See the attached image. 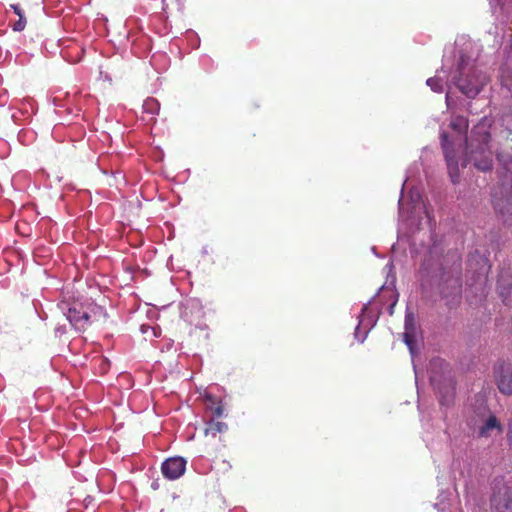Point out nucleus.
<instances>
[{
  "instance_id": "11",
  "label": "nucleus",
  "mask_w": 512,
  "mask_h": 512,
  "mask_svg": "<svg viewBox=\"0 0 512 512\" xmlns=\"http://www.w3.org/2000/svg\"><path fill=\"white\" fill-rule=\"evenodd\" d=\"M497 429L500 433L503 431V427L498 419L491 415L488 417L484 425L479 430V437H488L491 430Z\"/></svg>"
},
{
  "instance_id": "9",
  "label": "nucleus",
  "mask_w": 512,
  "mask_h": 512,
  "mask_svg": "<svg viewBox=\"0 0 512 512\" xmlns=\"http://www.w3.org/2000/svg\"><path fill=\"white\" fill-rule=\"evenodd\" d=\"M461 281L459 278H450L441 287V295L447 300V305L457 304L461 297Z\"/></svg>"
},
{
  "instance_id": "4",
  "label": "nucleus",
  "mask_w": 512,
  "mask_h": 512,
  "mask_svg": "<svg viewBox=\"0 0 512 512\" xmlns=\"http://www.w3.org/2000/svg\"><path fill=\"white\" fill-rule=\"evenodd\" d=\"M494 376L499 391L505 395H512V365L501 362L494 368Z\"/></svg>"
},
{
  "instance_id": "17",
  "label": "nucleus",
  "mask_w": 512,
  "mask_h": 512,
  "mask_svg": "<svg viewBox=\"0 0 512 512\" xmlns=\"http://www.w3.org/2000/svg\"><path fill=\"white\" fill-rule=\"evenodd\" d=\"M427 85L434 91V92H441L443 90V83L440 78L432 77L427 80Z\"/></svg>"
},
{
  "instance_id": "18",
  "label": "nucleus",
  "mask_w": 512,
  "mask_h": 512,
  "mask_svg": "<svg viewBox=\"0 0 512 512\" xmlns=\"http://www.w3.org/2000/svg\"><path fill=\"white\" fill-rule=\"evenodd\" d=\"M224 413V408L222 405H217L213 411H212V414H213V418H220Z\"/></svg>"
},
{
  "instance_id": "2",
  "label": "nucleus",
  "mask_w": 512,
  "mask_h": 512,
  "mask_svg": "<svg viewBox=\"0 0 512 512\" xmlns=\"http://www.w3.org/2000/svg\"><path fill=\"white\" fill-rule=\"evenodd\" d=\"M490 138L486 122L481 121L471 131L470 138L465 137L466 158L463 166L472 163L475 168L483 172L492 169L493 157L489 147Z\"/></svg>"
},
{
  "instance_id": "7",
  "label": "nucleus",
  "mask_w": 512,
  "mask_h": 512,
  "mask_svg": "<svg viewBox=\"0 0 512 512\" xmlns=\"http://www.w3.org/2000/svg\"><path fill=\"white\" fill-rule=\"evenodd\" d=\"M491 504L494 512H512V488H500L493 494Z\"/></svg>"
},
{
  "instance_id": "19",
  "label": "nucleus",
  "mask_w": 512,
  "mask_h": 512,
  "mask_svg": "<svg viewBox=\"0 0 512 512\" xmlns=\"http://www.w3.org/2000/svg\"><path fill=\"white\" fill-rule=\"evenodd\" d=\"M506 1H507V0H499V2L501 3V5H505V4H506Z\"/></svg>"
},
{
  "instance_id": "8",
  "label": "nucleus",
  "mask_w": 512,
  "mask_h": 512,
  "mask_svg": "<svg viewBox=\"0 0 512 512\" xmlns=\"http://www.w3.org/2000/svg\"><path fill=\"white\" fill-rule=\"evenodd\" d=\"M186 468V460L182 457H173L162 463L161 470L167 479L175 480L181 477Z\"/></svg>"
},
{
  "instance_id": "13",
  "label": "nucleus",
  "mask_w": 512,
  "mask_h": 512,
  "mask_svg": "<svg viewBox=\"0 0 512 512\" xmlns=\"http://www.w3.org/2000/svg\"><path fill=\"white\" fill-rule=\"evenodd\" d=\"M10 7H11V9H13L14 13L19 18L18 21L12 25L13 30L17 31V32L23 31L25 29L26 23H27L25 15H24V11L21 9V7L18 4H11Z\"/></svg>"
},
{
  "instance_id": "12",
  "label": "nucleus",
  "mask_w": 512,
  "mask_h": 512,
  "mask_svg": "<svg viewBox=\"0 0 512 512\" xmlns=\"http://www.w3.org/2000/svg\"><path fill=\"white\" fill-rule=\"evenodd\" d=\"M404 342L407 344L409 349L412 351L413 350V345L415 343L414 326H413V317H412V315H407L406 319H405Z\"/></svg>"
},
{
  "instance_id": "14",
  "label": "nucleus",
  "mask_w": 512,
  "mask_h": 512,
  "mask_svg": "<svg viewBox=\"0 0 512 512\" xmlns=\"http://www.w3.org/2000/svg\"><path fill=\"white\" fill-rule=\"evenodd\" d=\"M468 120L463 116L454 117L450 123V127L459 134L466 135L468 130Z\"/></svg>"
},
{
  "instance_id": "15",
  "label": "nucleus",
  "mask_w": 512,
  "mask_h": 512,
  "mask_svg": "<svg viewBox=\"0 0 512 512\" xmlns=\"http://www.w3.org/2000/svg\"><path fill=\"white\" fill-rule=\"evenodd\" d=\"M498 287L500 290V296L505 305L512 306V283L505 285L502 279L498 280Z\"/></svg>"
},
{
  "instance_id": "6",
  "label": "nucleus",
  "mask_w": 512,
  "mask_h": 512,
  "mask_svg": "<svg viewBox=\"0 0 512 512\" xmlns=\"http://www.w3.org/2000/svg\"><path fill=\"white\" fill-rule=\"evenodd\" d=\"M228 430V426L226 423L216 420L212 418L207 422L206 428L204 430L205 438L207 439V445L211 446L212 451H216L214 448V440H218L219 442H223L222 434H224Z\"/></svg>"
},
{
  "instance_id": "10",
  "label": "nucleus",
  "mask_w": 512,
  "mask_h": 512,
  "mask_svg": "<svg viewBox=\"0 0 512 512\" xmlns=\"http://www.w3.org/2000/svg\"><path fill=\"white\" fill-rule=\"evenodd\" d=\"M66 317L70 324L79 331L85 330L92 323L89 313L75 307L68 309Z\"/></svg>"
},
{
  "instance_id": "16",
  "label": "nucleus",
  "mask_w": 512,
  "mask_h": 512,
  "mask_svg": "<svg viewBox=\"0 0 512 512\" xmlns=\"http://www.w3.org/2000/svg\"><path fill=\"white\" fill-rule=\"evenodd\" d=\"M143 111L147 114H150V115H155L159 112L160 110V104L159 102L154 99V98H147L144 102H143Z\"/></svg>"
},
{
  "instance_id": "1",
  "label": "nucleus",
  "mask_w": 512,
  "mask_h": 512,
  "mask_svg": "<svg viewBox=\"0 0 512 512\" xmlns=\"http://www.w3.org/2000/svg\"><path fill=\"white\" fill-rule=\"evenodd\" d=\"M497 160L500 185L494 189L492 201L495 210L506 222L512 218V149L498 152Z\"/></svg>"
},
{
  "instance_id": "5",
  "label": "nucleus",
  "mask_w": 512,
  "mask_h": 512,
  "mask_svg": "<svg viewBox=\"0 0 512 512\" xmlns=\"http://www.w3.org/2000/svg\"><path fill=\"white\" fill-rule=\"evenodd\" d=\"M441 145L444 151L448 172L451 177L453 183L458 182L459 178V169L458 162L455 159V153L453 150V145L448 139V134L443 132L441 134Z\"/></svg>"
},
{
  "instance_id": "3",
  "label": "nucleus",
  "mask_w": 512,
  "mask_h": 512,
  "mask_svg": "<svg viewBox=\"0 0 512 512\" xmlns=\"http://www.w3.org/2000/svg\"><path fill=\"white\" fill-rule=\"evenodd\" d=\"M458 70L457 87L467 97L474 98L486 84V75L476 67L466 64L463 58H461Z\"/></svg>"
}]
</instances>
